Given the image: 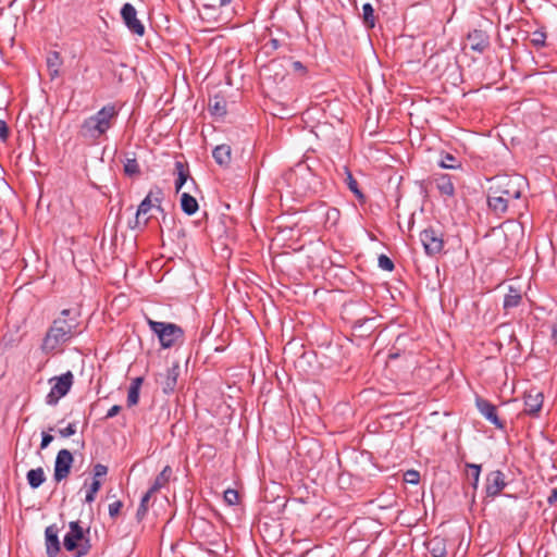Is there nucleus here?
<instances>
[{"label": "nucleus", "instance_id": "nucleus-1", "mask_svg": "<svg viewBox=\"0 0 557 557\" xmlns=\"http://www.w3.org/2000/svg\"><path fill=\"white\" fill-rule=\"evenodd\" d=\"M83 332L81 311L76 308L63 309L48 327L40 349L45 355L63 352V346Z\"/></svg>", "mask_w": 557, "mask_h": 557}, {"label": "nucleus", "instance_id": "nucleus-2", "mask_svg": "<svg viewBox=\"0 0 557 557\" xmlns=\"http://www.w3.org/2000/svg\"><path fill=\"white\" fill-rule=\"evenodd\" d=\"M119 110L112 103L102 107L95 114L88 116L79 126L78 135L85 140L97 143L113 126Z\"/></svg>", "mask_w": 557, "mask_h": 557}, {"label": "nucleus", "instance_id": "nucleus-3", "mask_svg": "<svg viewBox=\"0 0 557 557\" xmlns=\"http://www.w3.org/2000/svg\"><path fill=\"white\" fill-rule=\"evenodd\" d=\"M69 532L63 540L64 548L67 552L74 553L75 557L86 556L90 549L89 528L84 530L79 521H71L69 523Z\"/></svg>", "mask_w": 557, "mask_h": 557}, {"label": "nucleus", "instance_id": "nucleus-4", "mask_svg": "<svg viewBox=\"0 0 557 557\" xmlns=\"http://www.w3.org/2000/svg\"><path fill=\"white\" fill-rule=\"evenodd\" d=\"M146 322L150 331L157 335L162 348L168 349L184 339V330L170 322H158L146 315Z\"/></svg>", "mask_w": 557, "mask_h": 557}, {"label": "nucleus", "instance_id": "nucleus-5", "mask_svg": "<svg viewBox=\"0 0 557 557\" xmlns=\"http://www.w3.org/2000/svg\"><path fill=\"white\" fill-rule=\"evenodd\" d=\"M524 186V178L520 175H496L491 181L490 190L499 194L507 199L517 200L521 197Z\"/></svg>", "mask_w": 557, "mask_h": 557}, {"label": "nucleus", "instance_id": "nucleus-6", "mask_svg": "<svg viewBox=\"0 0 557 557\" xmlns=\"http://www.w3.org/2000/svg\"><path fill=\"white\" fill-rule=\"evenodd\" d=\"M373 313L374 310L363 302H358L349 309L351 327L355 332H359V336H366L372 332L375 320Z\"/></svg>", "mask_w": 557, "mask_h": 557}, {"label": "nucleus", "instance_id": "nucleus-7", "mask_svg": "<svg viewBox=\"0 0 557 557\" xmlns=\"http://www.w3.org/2000/svg\"><path fill=\"white\" fill-rule=\"evenodd\" d=\"M162 201V190L159 187L151 189L145 199L140 202L137 208L134 224H129L132 228H145L148 224L150 216L148 213L156 207L158 210H162L160 203Z\"/></svg>", "mask_w": 557, "mask_h": 557}, {"label": "nucleus", "instance_id": "nucleus-8", "mask_svg": "<svg viewBox=\"0 0 557 557\" xmlns=\"http://www.w3.org/2000/svg\"><path fill=\"white\" fill-rule=\"evenodd\" d=\"M73 380L74 376L71 371H67L60 376L52 377L50 382H53V385L46 396V403L51 406L57 405L58 401L70 392L73 385Z\"/></svg>", "mask_w": 557, "mask_h": 557}, {"label": "nucleus", "instance_id": "nucleus-9", "mask_svg": "<svg viewBox=\"0 0 557 557\" xmlns=\"http://www.w3.org/2000/svg\"><path fill=\"white\" fill-rule=\"evenodd\" d=\"M420 240L425 253L429 256L437 255L442 252L444 248L442 234L432 227L425 228L420 233Z\"/></svg>", "mask_w": 557, "mask_h": 557}, {"label": "nucleus", "instance_id": "nucleus-10", "mask_svg": "<svg viewBox=\"0 0 557 557\" xmlns=\"http://www.w3.org/2000/svg\"><path fill=\"white\" fill-rule=\"evenodd\" d=\"M73 461V455L69 449L59 450L54 461L53 478L55 482L59 483L69 476Z\"/></svg>", "mask_w": 557, "mask_h": 557}, {"label": "nucleus", "instance_id": "nucleus-11", "mask_svg": "<svg viewBox=\"0 0 557 557\" xmlns=\"http://www.w3.org/2000/svg\"><path fill=\"white\" fill-rule=\"evenodd\" d=\"M507 486L506 475L500 470H494L486 474L484 491L486 497L494 498Z\"/></svg>", "mask_w": 557, "mask_h": 557}, {"label": "nucleus", "instance_id": "nucleus-12", "mask_svg": "<svg viewBox=\"0 0 557 557\" xmlns=\"http://www.w3.org/2000/svg\"><path fill=\"white\" fill-rule=\"evenodd\" d=\"M121 16L128 30L137 36H144L145 26L137 18V11L133 4L125 3L121 9Z\"/></svg>", "mask_w": 557, "mask_h": 557}, {"label": "nucleus", "instance_id": "nucleus-13", "mask_svg": "<svg viewBox=\"0 0 557 557\" xmlns=\"http://www.w3.org/2000/svg\"><path fill=\"white\" fill-rule=\"evenodd\" d=\"M476 408L480 413L490 421L495 428L503 430L505 428V423L497 416V408L491 401L484 398H478Z\"/></svg>", "mask_w": 557, "mask_h": 557}, {"label": "nucleus", "instance_id": "nucleus-14", "mask_svg": "<svg viewBox=\"0 0 557 557\" xmlns=\"http://www.w3.org/2000/svg\"><path fill=\"white\" fill-rule=\"evenodd\" d=\"M59 531L60 529L57 524L48 525L45 530V545L48 557H57L61 549Z\"/></svg>", "mask_w": 557, "mask_h": 557}, {"label": "nucleus", "instance_id": "nucleus-15", "mask_svg": "<svg viewBox=\"0 0 557 557\" xmlns=\"http://www.w3.org/2000/svg\"><path fill=\"white\" fill-rule=\"evenodd\" d=\"M523 302V294L519 287L508 286V292L504 296L503 310L504 313L510 314L512 309L518 308Z\"/></svg>", "mask_w": 557, "mask_h": 557}, {"label": "nucleus", "instance_id": "nucleus-16", "mask_svg": "<svg viewBox=\"0 0 557 557\" xmlns=\"http://www.w3.org/2000/svg\"><path fill=\"white\" fill-rule=\"evenodd\" d=\"M180 371V364L175 362L171 368L166 370L165 374L161 375L162 380L160 381V384L164 394L170 395L174 393L177 385Z\"/></svg>", "mask_w": 557, "mask_h": 557}, {"label": "nucleus", "instance_id": "nucleus-17", "mask_svg": "<svg viewBox=\"0 0 557 557\" xmlns=\"http://www.w3.org/2000/svg\"><path fill=\"white\" fill-rule=\"evenodd\" d=\"M471 50L483 53L490 46V37L482 29H473L467 36Z\"/></svg>", "mask_w": 557, "mask_h": 557}, {"label": "nucleus", "instance_id": "nucleus-18", "mask_svg": "<svg viewBox=\"0 0 557 557\" xmlns=\"http://www.w3.org/2000/svg\"><path fill=\"white\" fill-rule=\"evenodd\" d=\"M543 394L541 392H530L524 394V412L529 416H537L543 406Z\"/></svg>", "mask_w": 557, "mask_h": 557}, {"label": "nucleus", "instance_id": "nucleus-19", "mask_svg": "<svg viewBox=\"0 0 557 557\" xmlns=\"http://www.w3.org/2000/svg\"><path fill=\"white\" fill-rule=\"evenodd\" d=\"M509 202L510 200L507 199L506 197L499 194H494L492 193V190L488 189L487 206L495 214L500 215L506 213L508 210Z\"/></svg>", "mask_w": 557, "mask_h": 557}, {"label": "nucleus", "instance_id": "nucleus-20", "mask_svg": "<svg viewBox=\"0 0 557 557\" xmlns=\"http://www.w3.org/2000/svg\"><path fill=\"white\" fill-rule=\"evenodd\" d=\"M434 182L441 196L449 198H453L455 196V186L450 175L435 174Z\"/></svg>", "mask_w": 557, "mask_h": 557}, {"label": "nucleus", "instance_id": "nucleus-21", "mask_svg": "<svg viewBox=\"0 0 557 557\" xmlns=\"http://www.w3.org/2000/svg\"><path fill=\"white\" fill-rule=\"evenodd\" d=\"M175 173L177 175V178L175 181L176 193H178L182 189V187L184 186V184H186V182L188 180H190L191 183H195L194 178L190 177L189 169L186 163H184L182 161H176L175 162Z\"/></svg>", "mask_w": 557, "mask_h": 557}, {"label": "nucleus", "instance_id": "nucleus-22", "mask_svg": "<svg viewBox=\"0 0 557 557\" xmlns=\"http://www.w3.org/2000/svg\"><path fill=\"white\" fill-rule=\"evenodd\" d=\"M343 171H344V174H345V184L347 185L348 189L356 196V198L360 201V202H364L366 201V196L361 191V189L359 188V185H358V182L357 180L352 176V173L351 171L349 170L348 166H343Z\"/></svg>", "mask_w": 557, "mask_h": 557}, {"label": "nucleus", "instance_id": "nucleus-23", "mask_svg": "<svg viewBox=\"0 0 557 557\" xmlns=\"http://www.w3.org/2000/svg\"><path fill=\"white\" fill-rule=\"evenodd\" d=\"M481 471V465L466 462V475L470 485L473 488L472 499H474L475 491L478 490L479 486Z\"/></svg>", "mask_w": 557, "mask_h": 557}, {"label": "nucleus", "instance_id": "nucleus-24", "mask_svg": "<svg viewBox=\"0 0 557 557\" xmlns=\"http://www.w3.org/2000/svg\"><path fill=\"white\" fill-rule=\"evenodd\" d=\"M426 548L432 555V557H446L447 555L446 541L444 537L441 536L432 537L428 542Z\"/></svg>", "mask_w": 557, "mask_h": 557}, {"label": "nucleus", "instance_id": "nucleus-25", "mask_svg": "<svg viewBox=\"0 0 557 557\" xmlns=\"http://www.w3.org/2000/svg\"><path fill=\"white\" fill-rule=\"evenodd\" d=\"M232 149L228 145H219L212 151L215 162L222 166H226L231 162Z\"/></svg>", "mask_w": 557, "mask_h": 557}, {"label": "nucleus", "instance_id": "nucleus-26", "mask_svg": "<svg viewBox=\"0 0 557 557\" xmlns=\"http://www.w3.org/2000/svg\"><path fill=\"white\" fill-rule=\"evenodd\" d=\"M144 382V379L141 376L135 377L128 388L127 393V407H133L138 404L139 401V392L141 384Z\"/></svg>", "mask_w": 557, "mask_h": 557}, {"label": "nucleus", "instance_id": "nucleus-27", "mask_svg": "<svg viewBox=\"0 0 557 557\" xmlns=\"http://www.w3.org/2000/svg\"><path fill=\"white\" fill-rule=\"evenodd\" d=\"M209 111L212 115L222 117L226 114V101L222 96L215 95L209 101Z\"/></svg>", "mask_w": 557, "mask_h": 557}, {"label": "nucleus", "instance_id": "nucleus-28", "mask_svg": "<svg viewBox=\"0 0 557 557\" xmlns=\"http://www.w3.org/2000/svg\"><path fill=\"white\" fill-rule=\"evenodd\" d=\"M181 208L187 215H193L197 212L199 206L195 197L188 193H183L181 197Z\"/></svg>", "mask_w": 557, "mask_h": 557}, {"label": "nucleus", "instance_id": "nucleus-29", "mask_svg": "<svg viewBox=\"0 0 557 557\" xmlns=\"http://www.w3.org/2000/svg\"><path fill=\"white\" fill-rule=\"evenodd\" d=\"M172 469L170 466H165L163 470L157 475L152 485L149 487L151 492L157 493L160 488L165 486L171 478Z\"/></svg>", "mask_w": 557, "mask_h": 557}, {"label": "nucleus", "instance_id": "nucleus-30", "mask_svg": "<svg viewBox=\"0 0 557 557\" xmlns=\"http://www.w3.org/2000/svg\"><path fill=\"white\" fill-rule=\"evenodd\" d=\"M27 482L32 488L39 487L46 480L44 469L38 467L36 469H30L27 474Z\"/></svg>", "mask_w": 557, "mask_h": 557}, {"label": "nucleus", "instance_id": "nucleus-31", "mask_svg": "<svg viewBox=\"0 0 557 557\" xmlns=\"http://www.w3.org/2000/svg\"><path fill=\"white\" fill-rule=\"evenodd\" d=\"M362 22L367 28H373L375 26L376 18L371 3H364L362 5Z\"/></svg>", "mask_w": 557, "mask_h": 557}, {"label": "nucleus", "instance_id": "nucleus-32", "mask_svg": "<svg viewBox=\"0 0 557 557\" xmlns=\"http://www.w3.org/2000/svg\"><path fill=\"white\" fill-rule=\"evenodd\" d=\"M123 170L126 176L133 177L140 174V166L136 158H125L123 161Z\"/></svg>", "mask_w": 557, "mask_h": 557}, {"label": "nucleus", "instance_id": "nucleus-33", "mask_svg": "<svg viewBox=\"0 0 557 557\" xmlns=\"http://www.w3.org/2000/svg\"><path fill=\"white\" fill-rule=\"evenodd\" d=\"M154 494V492H151V490L149 488L141 497L140 499V503H139V506L137 508V511H136V518L138 521H141L145 516L147 515L148 512V504H149V500L151 498V496Z\"/></svg>", "mask_w": 557, "mask_h": 557}, {"label": "nucleus", "instance_id": "nucleus-34", "mask_svg": "<svg viewBox=\"0 0 557 557\" xmlns=\"http://www.w3.org/2000/svg\"><path fill=\"white\" fill-rule=\"evenodd\" d=\"M47 65L51 77H54L59 74V66L61 65V58L59 52L53 51L49 53L47 58Z\"/></svg>", "mask_w": 557, "mask_h": 557}, {"label": "nucleus", "instance_id": "nucleus-35", "mask_svg": "<svg viewBox=\"0 0 557 557\" xmlns=\"http://www.w3.org/2000/svg\"><path fill=\"white\" fill-rule=\"evenodd\" d=\"M438 165L442 169L456 170L461 168V162L457 160V158L451 153H445L441 159Z\"/></svg>", "mask_w": 557, "mask_h": 557}, {"label": "nucleus", "instance_id": "nucleus-36", "mask_svg": "<svg viewBox=\"0 0 557 557\" xmlns=\"http://www.w3.org/2000/svg\"><path fill=\"white\" fill-rule=\"evenodd\" d=\"M100 487H101V482L98 479H94L91 484L89 485L87 493H86L85 502L88 504H91L95 500L96 494L98 493Z\"/></svg>", "mask_w": 557, "mask_h": 557}, {"label": "nucleus", "instance_id": "nucleus-37", "mask_svg": "<svg viewBox=\"0 0 557 557\" xmlns=\"http://www.w3.org/2000/svg\"><path fill=\"white\" fill-rule=\"evenodd\" d=\"M545 41H546V33L545 32L537 29L531 34V44L535 48L539 49V48L545 47Z\"/></svg>", "mask_w": 557, "mask_h": 557}, {"label": "nucleus", "instance_id": "nucleus-38", "mask_svg": "<svg viewBox=\"0 0 557 557\" xmlns=\"http://www.w3.org/2000/svg\"><path fill=\"white\" fill-rule=\"evenodd\" d=\"M223 498H224V502L227 505L234 506V505H236L238 503L239 495H238V492L236 490L227 488L224 492Z\"/></svg>", "mask_w": 557, "mask_h": 557}, {"label": "nucleus", "instance_id": "nucleus-39", "mask_svg": "<svg viewBox=\"0 0 557 557\" xmlns=\"http://www.w3.org/2000/svg\"><path fill=\"white\" fill-rule=\"evenodd\" d=\"M379 267L384 271H393L395 265L391 258H388L386 255H381L379 257Z\"/></svg>", "mask_w": 557, "mask_h": 557}, {"label": "nucleus", "instance_id": "nucleus-40", "mask_svg": "<svg viewBox=\"0 0 557 557\" xmlns=\"http://www.w3.org/2000/svg\"><path fill=\"white\" fill-rule=\"evenodd\" d=\"M404 480L409 484H418L420 481V473L416 470H408L404 474Z\"/></svg>", "mask_w": 557, "mask_h": 557}, {"label": "nucleus", "instance_id": "nucleus-41", "mask_svg": "<svg viewBox=\"0 0 557 557\" xmlns=\"http://www.w3.org/2000/svg\"><path fill=\"white\" fill-rule=\"evenodd\" d=\"M76 431H77L76 423L72 422V423H69L67 426H65L63 429H59L58 433L61 437H70V436H73L76 433Z\"/></svg>", "mask_w": 557, "mask_h": 557}, {"label": "nucleus", "instance_id": "nucleus-42", "mask_svg": "<svg viewBox=\"0 0 557 557\" xmlns=\"http://www.w3.org/2000/svg\"><path fill=\"white\" fill-rule=\"evenodd\" d=\"M281 47V42L276 38H271L269 41H267L263 46V49L265 50V53H271L275 50H277Z\"/></svg>", "mask_w": 557, "mask_h": 557}, {"label": "nucleus", "instance_id": "nucleus-43", "mask_svg": "<svg viewBox=\"0 0 557 557\" xmlns=\"http://www.w3.org/2000/svg\"><path fill=\"white\" fill-rule=\"evenodd\" d=\"M122 507H123V503L121 500H115V502L111 503L109 505V516L111 518H115L120 513Z\"/></svg>", "mask_w": 557, "mask_h": 557}, {"label": "nucleus", "instance_id": "nucleus-44", "mask_svg": "<svg viewBox=\"0 0 557 557\" xmlns=\"http://www.w3.org/2000/svg\"><path fill=\"white\" fill-rule=\"evenodd\" d=\"M92 472H94V479L104 476L108 473V467L102 463H96L94 466Z\"/></svg>", "mask_w": 557, "mask_h": 557}, {"label": "nucleus", "instance_id": "nucleus-45", "mask_svg": "<svg viewBox=\"0 0 557 557\" xmlns=\"http://www.w3.org/2000/svg\"><path fill=\"white\" fill-rule=\"evenodd\" d=\"M10 135L9 126L4 120L0 119V140L7 141Z\"/></svg>", "mask_w": 557, "mask_h": 557}, {"label": "nucleus", "instance_id": "nucleus-46", "mask_svg": "<svg viewBox=\"0 0 557 557\" xmlns=\"http://www.w3.org/2000/svg\"><path fill=\"white\" fill-rule=\"evenodd\" d=\"M290 65L293 71L300 75H305L307 73V67L300 61H292Z\"/></svg>", "mask_w": 557, "mask_h": 557}, {"label": "nucleus", "instance_id": "nucleus-47", "mask_svg": "<svg viewBox=\"0 0 557 557\" xmlns=\"http://www.w3.org/2000/svg\"><path fill=\"white\" fill-rule=\"evenodd\" d=\"M53 441V436L47 432L41 433L40 449H46Z\"/></svg>", "mask_w": 557, "mask_h": 557}, {"label": "nucleus", "instance_id": "nucleus-48", "mask_svg": "<svg viewBox=\"0 0 557 557\" xmlns=\"http://www.w3.org/2000/svg\"><path fill=\"white\" fill-rule=\"evenodd\" d=\"M121 409H122V407H121V406H119V405H114V406H112V407L108 410V412H107V414H106V419H111V418L115 417V416L121 411Z\"/></svg>", "mask_w": 557, "mask_h": 557}, {"label": "nucleus", "instance_id": "nucleus-49", "mask_svg": "<svg viewBox=\"0 0 557 557\" xmlns=\"http://www.w3.org/2000/svg\"><path fill=\"white\" fill-rule=\"evenodd\" d=\"M547 502L549 505L557 502V487L552 490L550 495L547 497Z\"/></svg>", "mask_w": 557, "mask_h": 557}, {"label": "nucleus", "instance_id": "nucleus-50", "mask_svg": "<svg viewBox=\"0 0 557 557\" xmlns=\"http://www.w3.org/2000/svg\"><path fill=\"white\" fill-rule=\"evenodd\" d=\"M278 65H280V64L277 63V61L272 60V61L269 63V65L267 66V69H268L269 71H272V70H274V69H275L276 66H278Z\"/></svg>", "mask_w": 557, "mask_h": 557}, {"label": "nucleus", "instance_id": "nucleus-51", "mask_svg": "<svg viewBox=\"0 0 557 557\" xmlns=\"http://www.w3.org/2000/svg\"><path fill=\"white\" fill-rule=\"evenodd\" d=\"M552 339L557 345V325H555L552 330Z\"/></svg>", "mask_w": 557, "mask_h": 557}, {"label": "nucleus", "instance_id": "nucleus-52", "mask_svg": "<svg viewBox=\"0 0 557 557\" xmlns=\"http://www.w3.org/2000/svg\"><path fill=\"white\" fill-rule=\"evenodd\" d=\"M233 0H219L221 7L228 5Z\"/></svg>", "mask_w": 557, "mask_h": 557}, {"label": "nucleus", "instance_id": "nucleus-53", "mask_svg": "<svg viewBox=\"0 0 557 557\" xmlns=\"http://www.w3.org/2000/svg\"><path fill=\"white\" fill-rule=\"evenodd\" d=\"M397 356H398L397 354H391L389 358H396Z\"/></svg>", "mask_w": 557, "mask_h": 557}]
</instances>
